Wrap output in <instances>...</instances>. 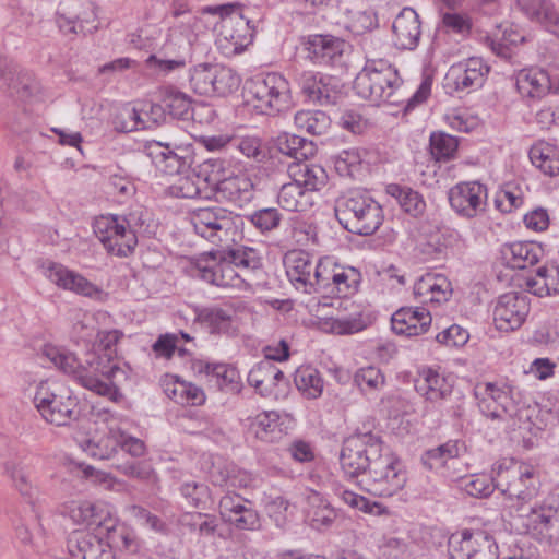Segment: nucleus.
Listing matches in <instances>:
<instances>
[{
  "mask_svg": "<svg viewBox=\"0 0 559 559\" xmlns=\"http://www.w3.org/2000/svg\"><path fill=\"white\" fill-rule=\"evenodd\" d=\"M263 258L253 247L233 245L212 249L195 259L197 276L217 287L241 288L247 277L260 271Z\"/></svg>",
  "mask_w": 559,
  "mask_h": 559,
  "instance_id": "obj_1",
  "label": "nucleus"
},
{
  "mask_svg": "<svg viewBox=\"0 0 559 559\" xmlns=\"http://www.w3.org/2000/svg\"><path fill=\"white\" fill-rule=\"evenodd\" d=\"M403 81L397 70L384 59H367L365 67L356 75V94L373 105L403 103Z\"/></svg>",
  "mask_w": 559,
  "mask_h": 559,
  "instance_id": "obj_2",
  "label": "nucleus"
},
{
  "mask_svg": "<svg viewBox=\"0 0 559 559\" xmlns=\"http://www.w3.org/2000/svg\"><path fill=\"white\" fill-rule=\"evenodd\" d=\"M335 216L349 233L370 236L383 223L381 205L366 191L352 190L336 200Z\"/></svg>",
  "mask_w": 559,
  "mask_h": 559,
  "instance_id": "obj_3",
  "label": "nucleus"
},
{
  "mask_svg": "<svg viewBox=\"0 0 559 559\" xmlns=\"http://www.w3.org/2000/svg\"><path fill=\"white\" fill-rule=\"evenodd\" d=\"M34 405L46 423L59 427L70 425L80 416L78 397L55 380H43L36 385Z\"/></svg>",
  "mask_w": 559,
  "mask_h": 559,
  "instance_id": "obj_4",
  "label": "nucleus"
},
{
  "mask_svg": "<svg viewBox=\"0 0 559 559\" xmlns=\"http://www.w3.org/2000/svg\"><path fill=\"white\" fill-rule=\"evenodd\" d=\"M384 448L380 436L372 433L366 425L358 428L343 441L340 463L345 477L358 485V479L371 467L374 457H378Z\"/></svg>",
  "mask_w": 559,
  "mask_h": 559,
  "instance_id": "obj_5",
  "label": "nucleus"
},
{
  "mask_svg": "<svg viewBox=\"0 0 559 559\" xmlns=\"http://www.w3.org/2000/svg\"><path fill=\"white\" fill-rule=\"evenodd\" d=\"M247 104L258 112L276 116L289 110L293 98L288 81L278 73H267L247 83L245 88Z\"/></svg>",
  "mask_w": 559,
  "mask_h": 559,
  "instance_id": "obj_6",
  "label": "nucleus"
},
{
  "mask_svg": "<svg viewBox=\"0 0 559 559\" xmlns=\"http://www.w3.org/2000/svg\"><path fill=\"white\" fill-rule=\"evenodd\" d=\"M407 475L401 462L386 448L366 474L358 479L360 489L372 496L392 497L400 492L406 485Z\"/></svg>",
  "mask_w": 559,
  "mask_h": 559,
  "instance_id": "obj_7",
  "label": "nucleus"
},
{
  "mask_svg": "<svg viewBox=\"0 0 559 559\" xmlns=\"http://www.w3.org/2000/svg\"><path fill=\"white\" fill-rule=\"evenodd\" d=\"M236 218L231 211L221 206L198 207L189 212L194 233L214 245L230 238L236 228Z\"/></svg>",
  "mask_w": 559,
  "mask_h": 559,
  "instance_id": "obj_8",
  "label": "nucleus"
},
{
  "mask_svg": "<svg viewBox=\"0 0 559 559\" xmlns=\"http://www.w3.org/2000/svg\"><path fill=\"white\" fill-rule=\"evenodd\" d=\"M496 486L509 499L528 502L535 498L539 490V479L534 469L527 465L511 464L493 467Z\"/></svg>",
  "mask_w": 559,
  "mask_h": 559,
  "instance_id": "obj_9",
  "label": "nucleus"
},
{
  "mask_svg": "<svg viewBox=\"0 0 559 559\" xmlns=\"http://www.w3.org/2000/svg\"><path fill=\"white\" fill-rule=\"evenodd\" d=\"M43 354L60 371L73 377L82 386L97 393L98 395L106 396L114 402L122 400L123 395L117 386L107 384L106 382H99L96 377L87 373L88 369H83L82 364L78 362V359L73 354L62 352L55 346H45Z\"/></svg>",
  "mask_w": 559,
  "mask_h": 559,
  "instance_id": "obj_10",
  "label": "nucleus"
},
{
  "mask_svg": "<svg viewBox=\"0 0 559 559\" xmlns=\"http://www.w3.org/2000/svg\"><path fill=\"white\" fill-rule=\"evenodd\" d=\"M284 266L290 283L297 290L313 294L320 288L325 264L317 261L305 250H290L285 253Z\"/></svg>",
  "mask_w": 559,
  "mask_h": 559,
  "instance_id": "obj_11",
  "label": "nucleus"
},
{
  "mask_svg": "<svg viewBox=\"0 0 559 559\" xmlns=\"http://www.w3.org/2000/svg\"><path fill=\"white\" fill-rule=\"evenodd\" d=\"M96 237L110 254L128 257L133 253L138 237L127 231L120 216L102 215L93 223Z\"/></svg>",
  "mask_w": 559,
  "mask_h": 559,
  "instance_id": "obj_12",
  "label": "nucleus"
},
{
  "mask_svg": "<svg viewBox=\"0 0 559 559\" xmlns=\"http://www.w3.org/2000/svg\"><path fill=\"white\" fill-rule=\"evenodd\" d=\"M522 516L525 532L537 539L549 542L559 536V497H550L531 507Z\"/></svg>",
  "mask_w": 559,
  "mask_h": 559,
  "instance_id": "obj_13",
  "label": "nucleus"
},
{
  "mask_svg": "<svg viewBox=\"0 0 559 559\" xmlns=\"http://www.w3.org/2000/svg\"><path fill=\"white\" fill-rule=\"evenodd\" d=\"M453 559H498L495 539L484 531L464 530L449 542Z\"/></svg>",
  "mask_w": 559,
  "mask_h": 559,
  "instance_id": "obj_14",
  "label": "nucleus"
},
{
  "mask_svg": "<svg viewBox=\"0 0 559 559\" xmlns=\"http://www.w3.org/2000/svg\"><path fill=\"white\" fill-rule=\"evenodd\" d=\"M530 312L525 294L509 292L498 297L493 308V323L501 332H512L522 326Z\"/></svg>",
  "mask_w": 559,
  "mask_h": 559,
  "instance_id": "obj_15",
  "label": "nucleus"
},
{
  "mask_svg": "<svg viewBox=\"0 0 559 559\" xmlns=\"http://www.w3.org/2000/svg\"><path fill=\"white\" fill-rule=\"evenodd\" d=\"M487 197V187L479 181L459 182L448 192L451 207L465 218H474L485 212Z\"/></svg>",
  "mask_w": 559,
  "mask_h": 559,
  "instance_id": "obj_16",
  "label": "nucleus"
},
{
  "mask_svg": "<svg viewBox=\"0 0 559 559\" xmlns=\"http://www.w3.org/2000/svg\"><path fill=\"white\" fill-rule=\"evenodd\" d=\"M248 504L250 502L239 495L228 492L219 500V514L225 522L237 530L257 531L261 527L260 515Z\"/></svg>",
  "mask_w": 559,
  "mask_h": 559,
  "instance_id": "obj_17",
  "label": "nucleus"
},
{
  "mask_svg": "<svg viewBox=\"0 0 559 559\" xmlns=\"http://www.w3.org/2000/svg\"><path fill=\"white\" fill-rule=\"evenodd\" d=\"M338 314L330 318L325 325L337 335H349L365 330L370 323L365 307L350 299H342L337 307Z\"/></svg>",
  "mask_w": 559,
  "mask_h": 559,
  "instance_id": "obj_18",
  "label": "nucleus"
},
{
  "mask_svg": "<svg viewBox=\"0 0 559 559\" xmlns=\"http://www.w3.org/2000/svg\"><path fill=\"white\" fill-rule=\"evenodd\" d=\"M211 190L215 191L221 201L233 203L242 207L253 198V183L251 179L243 175H231L223 179L212 176Z\"/></svg>",
  "mask_w": 559,
  "mask_h": 559,
  "instance_id": "obj_19",
  "label": "nucleus"
},
{
  "mask_svg": "<svg viewBox=\"0 0 559 559\" xmlns=\"http://www.w3.org/2000/svg\"><path fill=\"white\" fill-rule=\"evenodd\" d=\"M71 559H112L108 545L98 536L84 532H72L67 540Z\"/></svg>",
  "mask_w": 559,
  "mask_h": 559,
  "instance_id": "obj_20",
  "label": "nucleus"
},
{
  "mask_svg": "<svg viewBox=\"0 0 559 559\" xmlns=\"http://www.w3.org/2000/svg\"><path fill=\"white\" fill-rule=\"evenodd\" d=\"M45 276L58 287L79 295L96 297L102 294V289L95 284L60 263L51 262L45 271Z\"/></svg>",
  "mask_w": 559,
  "mask_h": 559,
  "instance_id": "obj_21",
  "label": "nucleus"
},
{
  "mask_svg": "<svg viewBox=\"0 0 559 559\" xmlns=\"http://www.w3.org/2000/svg\"><path fill=\"white\" fill-rule=\"evenodd\" d=\"M320 288L336 293L343 299L354 295L361 282V273L353 266L334 265L329 269L326 265L323 271Z\"/></svg>",
  "mask_w": 559,
  "mask_h": 559,
  "instance_id": "obj_22",
  "label": "nucleus"
},
{
  "mask_svg": "<svg viewBox=\"0 0 559 559\" xmlns=\"http://www.w3.org/2000/svg\"><path fill=\"white\" fill-rule=\"evenodd\" d=\"M489 67L480 58H469L451 67L448 78L453 81L456 91L476 90L483 86Z\"/></svg>",
  "mask_w": 559,
  "mask_h": 559,
  "instance_id": "obj_23",
  "label": "nucleus"
},
{
  "mask_svg": "<svg viewBox=\"0 0 559 559\" xmlns=\"http://www.w3.org/2000/svg\"><path fill=\"white\" fill-rule=\"evenodd\" d=\"M191 368L195 373L204 374L209 382H213L221 391L227 393H238L240 391L239 372L230 365L194 360Z\"/></svg>",
  "mask_w": 559,
  "mask_h": 559,
  "instance_id": "obj_24",
  "label": "nucleus"
},
{
  "mask_svg": "<svg viewBox=\"0 0 559 559\" xmlns=\"http://www.w3.org/2000/svg\"><path fill=\"white\" fill-rule=\"evenodd\" d=\"M391 323L394 333L416 336L427 332L431 324V314L425 308L403 307L392 314Z\"/></svg>",
  "mask_w": 559,
  "mask_h": 559,
  "instance_id": "obj_25",
  "label": "nucleus"
},
{
  "mask_svg": "<svg viewBox=\"0 0 559 559\" xmlns=\"http://www.w3.org/2000/svg\"><path fill=\"white\" fill-rule=\"evenodd\" d=\"M543 255V249L533 241L504 243L500 248L503 264L513 270H523L535 265Z\"/></svg>",
  "mask_w": 559,
  "mask_h": 559,
  "instance_id": "obj_26",
  "label": "nucleus"
},
{
  "mask_svg": "<svg viewBox=\"0 0 559 559\" xmlns=\"http://www.w3.org/2000/svg\"><path fill=\"white\" fill-rule=\"evenodd\" d=\"M214 168L223 169V162L209 159L200 166L199 173H192L180 177L178 182L173 187L176 195L186 199L202 198L203 190L210 186Z\"/></svg>",
  "mask_w": 559,
  "mask_h": 559,
  "instance_id": "obj_27",
  "label": "nucleus"
},
{
  "mask_svg": "<svg viewBox=\"0 0 559 559\" xmlns=\"http://www.w3.org/2000/svg\"><path fill=\"white\" fill-rule=\"evenodd\" d=\"M346 43L332 35H310L306 41L308 57L318 64H334L344 52Z\"/></svg>",
  "mask_w": 559,
  "mask_h": 559,
  "instance_id": "obj_28",
  "label": "nucleus"
},
{
  "mask_svg": "<svg viewBox=\"0 0 559 559\" xmlns=\"http://www.w3.org/2000/svg\"><path fill=\"white\" fill-rule=\"evenodd\" d=\"M394 44L400 49H414L420 38V21L416 11L404 8L392 24Z\"/></svg>",
  "mask_w": 559,
  "mask_h": 559,
  "instance_id": "obj_29",
  "label": "nucleus"
},
{
  "mask_svg": "<svg viewBox=\"0 0 559 559\" xmlns=\"http://www.w3.org/2000/svg\"><path fill=\"white\" fill-rule=\"evenodd\" d=\"M475 397L480 412L486 417L501 418L510 412L508 393L491 382L477 384Z\"/></svg>",
  "mask_w": 559,
  "mask_h": 559,
  "instance_id": "obj_30",
  "label": "nucleus"
},
{
  "mask_svg": "<svg viewBox=\"0 0 559 559\" xmlns=\"http://www.w3.org/2000/svg\"><path fill=\"white\" fill-rule=\"evenodd\" d=\"M516 2L528 20L559 35V9L552 0H516Z\"/></svg>",
  "mask_w": 559,
  "mask_h": 559,
  "instance_id": "obj_31",
  "label": "nucleus"
},
{
  "mask_svg": "<svg viewBox=\"0 0 559 559\" xmlns=\"http://www.w3.org/2000/svg\"><path fill=\"white\" fill-rule=\"evenodd\" d=\"M414 294L423 304H442L452 294L450 281L441 274H426L414 285Z\"/></svg>",
  "mask_w": 559,
  "mask_h": 559,
  "instance_id": "obj_32",
  "label": "nucleus"
},
{
  "mask_svg": "<svg viewBox=\"0 0 559 559\" xmlns=\"http://www.w3.org/2000/svg\"><path fill=\"white\" fill-rule=\"evenodd\" d=\"M248 383L264 397L274 393L275 386L284 380V373L270 360L255 364L248 373Z\"/></svg>",
  "mask_w": 559,
  "mask_h": 559,
  "instance_id": "obj_33",
  "label": "nucleus"
},
{
  "mask_svg": "<svg viewBox=\"0 0 559 559\" xmlns=\"http://www.w3.org/2000/svg\"><path fill=\"white\" fill-rule=\"evenodd\" d=\"M289 177L298 182L306 192L319 191L328 183L325 169L307 160L295 162L288 166Z\"/></svg>",
  "mask_w": 559,
  "mask_h": 559,
  "instance_id": "obj_34",
  "label": "nucleus"
},
{
  "mask_svg": "<svg viewBox=\"0 0 559 559\" xmlns=\"http://www.w3.org/2000/svg\"><path fill=\"white\" fill-rule=\"evenodd\" d=\"M306 516L312 528L324 531L335 522L337 511L321 493L310 490L307 495Z\"/></svg>",
  "mask_w": 559,
  "mask_h": 559,
  "instance_id": "obj_35",
  "label": "nucleus"
},
{
  "mask_svg": "<svg viewBox=\"0 0 559 559\" xmlns=\"http://www.w3.org/2000/svg\"><path fill=\"white\" fill-rule=\"evenodd\" d=\"M415 389L427 401L433 403L448 399L452 393V385L443 376L432 369L420 371L415 381Z\"/></svg>",
  "mask_w": 559,
  "mask_h": 559,
  "instance_id": "obj_36",
  "label": "nucleus"
},
{
  "mask_svg": "<svg viewBox=\"0 0 559 559\" xmlns=\"http://www.w3.org/2000/svg\"><path fill=\"white\" fill-rule=\"evenodd\" d=\"M195 321L211 334L233 333V311L219 306H209L197 309Z\"/></svg>",
  "mask_w": 559,
  "mask_h": 559,
  "instance_id": "obj_37",
  "label": "nucleus"
},
{
  "mask_svg": "<svg viewBox=\"0 0 559 559\" xmlns=\"http://www.w3.org/2000/svg\"><path fill=\"white\" fill-rule=\"evenodd\" d=\"M516 88L523 97L540 98L550 90L549 75L538 68L521 70L516 76Z\"/></svg>",
  "mask_w": 559,
  "mask_h": 559,
  "instance_id": "obj_38",
  "label": "nucleus"
},
{
  "mask_svg": "<svg viewBox=\"0 0 559 559\" xmlns=\"http://www.w3.org/2000/svg\"><path fill=\"white\" fill-rule=\"evenodd\" d=\"M164 392L169 399L181 405L197 406L205 402V393L200 386L180 380L178 377L164 383Z\"/></svg>",
  "mask_w": 559,
  "mask_h": 559,
  "instance_id": "obj_39",
  "label": "nucleus"
},
{
  "mask_svg": "<svg viewBox=\"0 0 559 559\" xmlns=\"http://www.w3.org/2000/svg\"><path fill=\"white\" fill-rule=\"evenodd\" d=\"M528 155L532 164L545 175H559V148L556 145L539 141L531 147Z\"/></svg>",
  "mask_w": 559,
  "mask_h": 559,
  "instance_id": "obj_40",
  "label": "nucleus"
},
{
  "mask_svg": "<svg viewBox=\"0 0 559 559\" xmlns=\"http://www.w3.org/2000/svg\"><path fill=\"white\" fill-rule=\"evenodd\" d=\"M386 192L399 202L402 210L413 217H419L426 210V202L423 195L409 187L391 183Z\"/></svg>",
  "mask_w": 559,
  "mask_h": 559,
  "instance_id": "obj_41",
  "label": "nucleus"
},
{
  "mask_svg": "<svg viewBox=\"0 0 559 559\" xmlns=\"http://www.w3.org/2000/svg\"><path fill=\"white\" fill-rule=\"evenodd\" d=\"M4 473L10 477L14 487L21 495L33 497L36 491L32 481V471L29 464L21 457L8 460L4 463Z\"/></svg>",
  "mask_w": 559,
  "mask_h": 559,
  "instance_id": "obj_42",
  "label": "nucleus"
},
{
  "mask_svg": "<svg viewBox=\"0 0 559 559\" xmlns=\"http://www.w3.org/2000/svg\"><path fill=\"white\" fill-rule=\"evenodd\" d=\"M119 436L120 432L112 429L102 435H95L83 442V449L93 457L107 460L117 452L120 444Z\"/></svg>",
  "mask_w": 559,
  "mask_h": 559,
  "instance_id": "obj_43",
  "label": "nucleus"
},
{
  "mask_svg": "<svg viewBox=\"0 0 559 559\" xmlns=\"http://www.w3.org/2000/svg\"><path fill=\"white\" fill-rule=\"evenodd\" d=\"M105 543L111 551L118 550L127 554H135L139 550L140 544L134 531L126 524H120L118 521L112 528H109L105 533Z\"/></svg>",
  "mask_w": 559,
  "mask_h": 559,
  "instance_id": "obj_44",
  "label": "nucleus"
},
{
  "mask_svg": "<svg viewBox=\"0 0 559 559\" xmlns=\"http://www.w3.org/2000/svg\"><path fill=\"white\" fill-rule=\"evenodd\" d=\"M527 286L540 297L559 294V266L538 267L536 275L527 280Z\"/></svg>",
  "mask_w": 559,
  "mask_h": 559,
  "instance_id": "obj_45",
  "label": "nucleus"
},
{
  "mask_svg": "<svg viewBox=\"0 0 559 559\" xmlns=\"http://www.w3.org/2000/svg\"><path fill=\"white\" fill-rule=\"evenodd\" d=\"M245 22L235 21V19H227L221 22V31L217 38V44L225 55H237L242 52L245 48L246 37L240 34L234 26L238 25L243 27Z\"/></svg>",
  "mask_w": 559,
  "mask_h": 559,
  "instance_id": "obj_46",
  "label": "nucleus"
},
{
  "mask_svg": "<svg viewBox=\"0 0 559 559\" xmlns=\"http://www.w3.org/2000/svg\"><path fill=\"white\" fill-rule=\"evenodd\" d=\"M295 126L300 131L312 135H322L331 127L330 117L322 110H300L294 117Z\"/></svg>",
  "mask_w": 559,
  "mask_h": 559,
  "instance_id": "obj_47",
  "label": "nucleus"
},
{
  "mask_svg": "<svg viewBox=\"0 0 559 559\" xmlns=\"http://www.w3.org/2000/svg\"><path fill=\"white\" fill-rule=\"evenodd\" d=\"M459 487L471 497L487 498L497 489L496 473L493 475L478 473L461 477Z\"/></svg>",
  "mask_w": 559,
  "mask_h": 559,
  "instance_id": "obj_48",
  "label": "nucleus"
},
{
  "mask_svg": "<svg viewBox=\"0 0 559 559\" xmlns=\"http://www.w3.org/2000/svg\"><path fill=\"white\" fill-rule=\"evenodd\" d=\"M277 202L284 210L290 212L306 211L309 205L307 192L293 179L290 182L282 186L277 195Z\"/></svg>",
  "mask_w": 559,
  "mask_h": 559,
  "instance_id": "obj_49",
  "label": "nucleus"
},
{
  "mask_svg": "<svg viewBox=\"0 0 559 559\" xmlns=\"http://www.w3.org/2000/svg\"><path fill=\"white\" fill-rule=\"evenodd\" d=\"M294 382L297 389L307 399H318L323 391V380L318 370L310 367H300L295 371Z\"/></svg>",
  "mask_w": 559,
  "mask_h": 559,
  "instance_id": "obj_50",
  "label": "nucleus"
},
{
  "mask_svg": "<svg viewBox=\"0 0 559 559\" xmlns=\"http://www.w3.org/2000/svg\"><path fill=\"white\" fill-rule=\"evenodd\" d=\"M179 491L187 503L195 509L205 510L213 503L211 490L204 483L186 481L181 484Z\"/></svg>",
  "mask_w": 559,
  "mask_h": 559,
  "instance_id": "obj_51",
  "label": "nucleus"
},
{
  "mask_svg": "<svg viewBox=\"0 0 559 559\" xmlns=\"http://www.w3.org/2000/svg\"><path fill=\"white\" fill-rule=\"evenodd\" d=\"M240 76L230 68L213 64V96H226L238 90Z\"/></svg>",
  "mask_w": 559,
  "mask_h": 559,
  "instance_id": "obj_52",
  "label": "nucleus"
},
{
  "mask_svg": "<svg viewBox=\"0 0 559 559\" xmlns=\"http://www.w3.org/2000/svg\"><path fill=\"white\" fill-rule=\"evenodd\" d=\"M163 102L174 118L186 120L191 117V99L185 93L166 87Z\"/></svg>",
  "mask_w": 559,
  "mask_h": 559,
  "instance_id": "obj_53",
  "label": "nucleus"
},
{
  "mask_svg": "<svg viewBox=\"0 0 559 559\" xmlns=\"http://www.w3.org/2000/svg\"><path fill=\"white\" fill-rule=\"evenodd\" d=\"M250 430L255 438L264 442H273L281 432L277 424V415L275 413H261L257 415L250 425Z\"/></svg>",
  "mask_w": 559,
  "mask_h": 559,
  "instance_id": "obj_54",
  "label": "nucleus"
},
{
  "mask_svg": "<svg viewBox=\"0 0 559 559\" xmlns=\"http://www.w3.org/2000/svg\"><path fill=\"white\" fill-rule=\"evenodd\" d=\"M9 94L23 102H28L40 96L41 85L32 73L19 72L16 82Z\"/></svg>",
  "mask_w": 559,
  "mask_h": 559,
  "instance_id": "obj_55",
  "label": "nucleus"
},
{
  "mask_svg": "<svg viewBox=\"0 0 559 559\" xmlns=\"http://www.w3.org/2000/svg\"><path fill=\"white\" fill-rule=\"evenodd\" d=\"M278 150L297 162H302L307 158L308 154H312V145L307 143V140L296 134H283L278 138Z\"/></svg>",
  "mask_w": 559,
  "mask_h": 559,
  "instance_id": "obj_56",
  "label": "nucleus"
},
{
  "mask_svg": "<svg viewBox=\"0 0 559 559\" xmlns=\"http://www.w3.org/2000/svg\"><path fill=\"white\" fill-rule=\"evenodd\" d=\"M459 142L453 135L444 132H433L430 135V152L437 160H449L454 157Z\"/></svg>",
  "mask_w": 559,
  "mask_h": 559,
  "instance_id": "obj_57",
  "label": "nucleus"
},
{
  "mask_svg": "<svg viewBox=\"0 0 559 559\" xmlns=\"http://www.w3.org/2000/svg\"><path fill=\"white\" fill-rule=\"evenodd\" d=\"M190 85L199 95L213 96V64H198L190 74Z\"/></svg>",
  "mask_w": 559,
  "mask_h": 559,
  "instance_id": "obj_58",
  "label": "nucleus"
},
{
  "mask_svg": "<svg viewBox=\"0 0 559 559\" xmlns=\"http://www.w3.org/2000/svg\"><path fill=\"white\" fill-rule=\"evenodd\" d=\"M282 214L275 207H264L248 216L249 222L261 233H267L278 227Z\"/></svg>",
  "mask_w": 559,
  "mask_h": 559,
  "instance_id": "obj_59",
  "label": "nucleus"
},
{
  "mask_svg": "<svg viewBox=\"0 0 559 559\" xmlns=\"http://www.w3.org/2000/svg\"><path fill=\"white\" fill-rule=\"evenodd\" d=\"M354 382L365 392H373L381 389L384 384V377L380 369L369 366L360 368L354 376Z\"/></svg>",
  "mask_w": 559,
  "mask_h": 559,
  "instance_id": "obj_60",
  "label": "nucleus"
},
{
  "mask_svg": "<svg viewBox=\"0 0 559 559\" xmlns=\"http://www.w3.org/2000/svg\"><path fill=\"white\" fill-rule=\"evenodd\" d=\"M340 97L341 94L335 83V79L332 76L323 75V80L314 91L311 103L320 106H330L335 105Z\"/></svg>",
  "mask_w": 559,
  "mask_h": 559,
  "instance_id": "obj_61",
  "label": "nucleus"
},
{
  "mask_svg": "<svg viewBox=\"0 0 559 559\" xmlns=\"http://www.w3.org/2000/svg\"><path fill=\"white\" fill-rule=\"evenodd\" d=\"M117 469L123 475L146 483H155L157 476L148 462H132L117 465Z\"/></svg>",
  "mask_w": 559,
  "mask_h": 559,
  "instance_id": "obj_62",
  "label": "nucleus"
},
{
  "mask_svg": "<svg viewBox=\"0 0 559 559\" xmlns=\"http://www.w3.org/2000/svg\"><path fill=\"white\" fill-rule=\"evenodd\" d=\"M231 144L242 155L252 158L260 163L266 158V153L262 146V141L257 136H243L238 140H233Z\"/></svg>",
  "mask_w": 559,
  "mask_h": 559,
  "instance_id": "obj_63",
  "label": "nucleus"
},
{
  "mask_svg": "<svg viewBox=\"0 0 559 559\" xmlns=\"http://www.w3.org/2000/svg\"><path fill=\"white\" fill-rule=\"evenodd\" d=\"M495 204L500 212L511 213L523 206L524 197L519 188H507L497 194Z\"/></svg>",
  "mask_w": 559,
  "mask_h": 559,
  "instance_id": "obj_64",
  "label": "nucleus"
}]
</instances>
